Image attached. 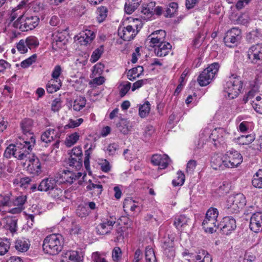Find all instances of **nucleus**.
<instances>
[{"instance_id": "1", "label": "nucleus", "mask_w": 262, "mask_h": 262, "mask_svg": "<svg viewBox=\"0 0 262 262\" xmlns=\"http://www.w3.org/2000/svg\"><path fill=\"white\" fill-rule=\"evenodd\" d=\"M34 145L35 140L32 137L30 141H25L23 139L16 144L9 145L5 149L4 156L7 158H10L13 156L19 160H25L28 157V152L31 151Z\"/></svg>"}, {"instance_id": "2", "label": "nucleus", "mask_w": 262, "mask_h": 262, "mask_svg": "<svg viewBox=\"0 0 262 262\" xmlns=\"http://www.w3.org/2000/svg\"><path fill=\"white\" fill-rule=\"evenodd\" d=\"M63 243V238L61 234H50L43 240V250L45 253L50 255H56L61 251Z\"/></svg>"}, {"instance_id": "3", "label": "nucleus", "mask_w": 262, "mask_h": 262, "mask_svg": "<svg viewBox=\"0 0 262 262\" xmlns=\"http://www.w3.org/2000/svg\"><path fill=\"white\" fill-rule=\"evenodd\" d=\"M130 24L125 27H120L118 30V35L125 41H130L134 38L143 26L141 19L130 18Z\"/></svg>"}, {"instance_id": "4", "label": "nucleus", "mask_w": 262, "mask_h": 262, "mask_svg": "<svg viewBox=\"0 0 262 262\" xmlns=\"http://www.w3.org/2000/svg\"><path fill=\"white\" fill-rule=\"evenodd\" d=\"M228 133L223 128H215L210 133L209 129H205L200 134V141L203 143L205 140L209 139L213 142L215 146L217 144H222L224 142L228 136Z\"/></svg>"}, {"instance_id": "5", "label": "nucleus", "mask_w": 262, "mask_h": 262, "mask_svg": "<svg viewBox=\"0 0 262 262\" xmlns=\"http://www.w3.org/2000/svg\"><path fill=\"white\" fill-rule=\"evenodd\" d=\"M242 89V82L239 77L232 74L228 78L225 85V96L229 99H234L239 95Z\"/></svg>"}, {"instance_id": "6", "label": "nucleus", "mask_w": 262, "mask_h": 262, "mask_svg": "<svg viewBox=\"0 0 262 262\" xmlns=\"http://www.w3.org/2000/svg\"><path fill=\"white\" fill-rule=\"evenodd\" d=\"M218 215L219 211L216 208L210 207L208 209L202 224L206 232L212 233L216 231L219 226L217 221Z\"/></svg>"}, {"instance_id": "7", "label": "nucleus", "mask_w": 262, "mask_h": 262, "mask_svg": "<svg viewBox=\"0 0 262 262\" xmlns=\"http://www.w3.org/2000/svg\"><path fill=\"white\" fill-rule=\"evenodd\" d=\"M39 18L36 16L24 14L13 23V26L21 31H28L34 29L38 24Z\"/></svg>"}, {"instance_id": "8", "label": "nucleus", "mask_w": 262, "mask_h": 262, "mask_svg": "<svg viewBox=\"0 0 262 262\" xmlns=\"http://www.w3.org/2000/svg\"><path fill=\"white\" fill-rule=\"evenodd\" d=\"M57 180L53 178L43 179L39 184L37 190L40 191L48 192L54 198L61 195L62 190L57 187Z\"/></svg>"}, {"instance_id": "9", "label": "nucleus", "mask_w": 262, "mask_h": 262, "mask_svg": "<svg viewBox=\"0 0 262 262\" xmlns=\"http://www.w3.org/2000/svg\"><path fill=\"white\" fill-rule=\"evenodd\" d=\"M219 68L220 65L217 62H214L206 68L198 78L200 85L204 86L209 84L217 73Z\"/></svg>"}, {"instance_id": "10", "label": "nucleus", "mask_w": 262, "mask_h": 262, "mask_svg": "<svg viewBox=\"0 0 262 262\" xmlns=\"http://www.w3.org/2000/svg\"><path fill=\"white\" fill-rule=\"evenodd\" d=\"M246 198L242 193L230 195L226 202V206L230 213H237L246 205Z\"/></svg>"}, {"instance_id": "11", "label": "nucleus", "mask_w": 262, "mask_h": 262, "mask_svg": "<svg viewBox=\"0 0 262 262\" xmlns=\"http://www.w3.org/2000/svg\"><path fill=\"white\" fill-rule=\"evenodd\" d=\"M28 152V157L24 160L26 162L24 163V166L27 165L25 169L29 173L38 176L42 171L40 161L38 158L32 154L31 151Z\"/></svg>"}, {"instance_id": "12", "label": "nucleus", "mask_w": 262, "mask_h": 262, "mask_svg": "<svg viewBox=\"0 0 262 262\" xmlns=\"http://www.w3.org/2000/svg\"><path fill=\"white\" fill-rule=\"evenodd\" d=\"M227 168L238 167L243 162V157L237 151L231 149L224 155Z\"/></svg>"}, {"instance_id": "13", "label": "nucleus", "mask_w": 262, "mask_h": 262, "mask_svg": "<svg viewBox=\"0 0 262 262\" xmlns=\"http://www.w3.org/2000/svg\"><path fill=\"white\" fill-rule=\"evenodd\" d=\"M116 222V218L113 215L101 220V222L96 227L97 233L100 235H105L110 233L112 230Z\"/></svg>"}, {"instance_id": "14", "label": "nucleus", "mask_w": 262, "mask_h": 262, "mask_svg": "<svg viewBox=\"0 0 262 262\" xmlns=\"http://www.w3.org/2000/svg\"><path fill=\"white\" fill-rule=\"evenodd\" d=\"M241 39V30L236 28H233L226 33L224 40L227 46L232 47L234 45H236L239 42Z\"/></svg>"}, {"instance_id": "15", "label": "nucleus", "mask_w": 262, "mask_h": 262, "mask_svg": "<svg viewBox=\"0 0 262 262\" xmlns=\"http://www.w3.org/2000/svg\"><path fill=\"white\" fill-rule=\"evenodd\" d=\"M60 134L58 132L53 128H49L42 133L41 135V141L46 143H50L53 141H55L54 146L56 148H58L59 144Z\"/></svg>"}, {"instance_id": "16", "label": "nucleus", "mask_w": 262, "mask_h": 262, "mask_svg": "<svg viewBox=\"0 0 262 262\" xmlns=\"http://www.w3.org/2000/svg\"><path fill=\"white\" fill-rule=\"evenodd\" d=\"M248 59L253 63L262 62V44L251 46L247 52Z\"/></svg>"}, {"instance_id": "17", "label": "nucleus", "mask_w": 262, "mask_h": 262, "mask_svg": "<svg viewBox=\"0 0 262 262\" xmlns=\"http://www.w3.org/2000/svg\"><path fill=\"white\" fill-rule=\"evenodd\" d=\"M66 31H56L52 34V48L55 50L64 49L66 45Z\"/></svg>"}, {"instance_id": "18", "label": "nucleus", "mask_w": 262, "mask_h": 262, "mask_svg": "<svg viewBox=\"0 0 262 262\" xmlns=\"http://www.w3.org/2000/svg\"><path fill=\"white\" fill-rule=\"evenodd\" d=\"M151 163L158 166L159 169H165L170 162V159L167 155L154 154L151 158Z\"/></svg>"}, {"instance_id": "19", "label": "nucleus", "mask_w": 262, "mask_h": 262, "mask_svg": "<svg viewBox=\"0 0 262 262\" xmlns=\"http://www.w3.org/2000/svg\"><path fill=\"white\" fill-rule=\"evenodd\" d=\"M56 180L60 183L72 184L76 180L75 173L70 170H63L58 172L56 177Z\"/></svg>"}, {"instance_id": "20", "label": "nucleus", "mask_w": 262, "mask_h": 262, "mask_svg": "<svg viewBox=\"0 0 262 262\" xmlns=\"http://www.w3.org/2000/svg\"><path fill=\"white\" fill-rule=\"evenodd\" d=\"M220 226L223 233L225 235L230 234L236 227L235 219L230 216L224 217Z\"/></svg>"}, {"instance_id": "21", "label": "nucleus", "mask_w": 262, "mask_h": 262, "mask_svg": "<svg viewBox=\"0 0 262 262\" xmlns=\"http://www.w3.org/2000/svg\"><path fill=\"white\" fill-rule=\"evenodd\" d=\"M249 227L252 231L256 233L262 231V212H257L252 215Z\"/></svg>"}, {"instance_id": "22", "label": "nucleus", "mask_w": 262, "mask_h": 262, "mask_svg": "<svg viewBox=\"0 0 262 262\" xmlns=\"http://www.w3.org/2000/svg\"><path fill=\"white\" fill-rule=\"evenodd\" d=\"M166 32L163 30H157L148 36L146 42L150 43V46L165 42Z\"/></svg>"}, {"instance_id": "23", "label": "nucleus", "mask_w": 262, "mask_h": 262, "mask_svg": "<svg viewBox=\"0 0 262 262\" xmlns=\"http://www.w3.org/2000/svg\"><path fill=\"white\" fill-rule=\"evenodd\" d=\"M162 248L163 253L168 257L174 256L175 251L174 248L173 238H170L169 236L164 237L162 242Z\"/></svg>"}, {"instance_id": "24", "label": "nucleus", "mask_w": 262, "mask_h": 262, "mask_svg": "<svg viewBox=\"0 0 262 262\" xmlns=\"http://www.w3.org/2000/svg\"><path fill=\"white\" fill-rule=\"evenodd\" d=\"M154 48V53L157 56L164 57L166 56L170 51L172 46L168 42H164L156 44L152 46Z\"/></svg>"}, {"instance_id": "25", "label": "nucleus", "mask_w": 262, "mask_h": 262, "mask_svg": "<svg viewBox=\"0 0 262 262\" xmlns=\"http://www.w3.org/2000/svg\"><path fill=\"white\" fill-rule=\"evenodd\" d=\"M224 155H214L211 157V166L215 170H224L226 168V164Z\"/></svg>"}, {"instance_id": "26", "label": "nucleus", "mask_w": 262, "mask_h": 262, "mask_svg": "<svg viewBox=\"0 0 262 262\" xmlns=\"http://www.w3.org/2000/svg\"><path fill=\"white\" fill-rule=\"evenodd\" d=\"M95 37V34L93 31L86 29L80 34L78 40L81 45L86 46L90 43Z\"/></svg>"}, {"instance_id": "27", "label": "nucleus", "mask_w": 262, "mask_h": 262, "mask_svg": "<svg viewBox=\"0 0 262 262\" xmlns=\"http://www.w3.org/2000/svg\"><path fill=\"white\" fill-rule=\"evenodd\" d=\"M83 253L81 251L71 250L65 253L67 262H83Z\"/></svg>"}, {"instance_id": "28", "label": "nucleus", "mask_w": 262, "mask_h": 262, "mask_svg": "<svg viewBox=\"0 0 262 262\" xmlns=\"http://www.w3.org/2000/svg\"><path fill=\"white\" fill-rule=\"evenodd\" d=\"M33 125V121L32 119H26L21 121V128L23 133L25 135H27V134H28L29 136V139L28 140V139H26L25 141H30L32 137L35 140L33 134L31 132Z\"/></svg>"}, {"instance_id": "29", "label": "nucleus", "mask_w": 262, "mask_h": 262, "mask_svg": "<svg viewBox=\"0 0 262 262\" xmlns=\"http://www.w3.org/2000/svg\"><path fill=\"white\" fill-rule=\"evenodd\" d=\"M156 3L154 2L144 4L141 10V17L145 20L149 19L154 14V9Z\"/></svg>"}, {"instance_id": "30", "label": "nucleus", "mask_w": 262, "mask_h": 262, "mask_svg": "<svg viewBox=\"0 0 262 262\" xmlns=\"http://www.w3.org/2000/svg\"><path fill=\"white\" fill-rule=\"evenodd\" d=\"M89 182V184L86 186L87 190L91 191L93 195H99L103 190L102 185L99 182L92 183L91 180Z\"/></svg>"}, {"instance_id": "31", "label": "nucleus", "mask_w": 262, "mask_h": 262, "mask_svg": "<svg viewBox=\"0 0 262 262\" xmlns=\"http://www.w3.org/2000/svg\"><path fill=\"white\" fill-rule=\"evenodd\" d=\"M29 245L27 239L24 238H18L15 242V248L18 251L21 252L28 250Z\"/></svg>"}, {"instance_id": "32", "label": "nucleus", "mask_w": 262, "mask_h": 262, "mask_svg": "<svg viewBox=\"0 0 262 262\" xmlns=\"http://www.w3.org/2000/svg\"><path fill=\"white\" fill-rule=\"evenodd\" d=\"M117 126L120 132L124 135L128 134L131 128L129 121L125 119H121Z\"/></svg>"}, {"instance_id": "33", "label": "nucleus", "mask_w": 262, "mask_h": 262, "mask_svg": "<svg viewBox=\"0 0 262 262\" xmlns=\"http://www.w3.org/2000/svg\"><path fill=\"white\" fill-rule=\"evenodd\" d=\"M6 220V228L10 230L12 233L16 232L17 230V219L15 217L7 216Z\"/></svg>"}, {"instance_id": "34", "label": "nucleus", "mask_w": 262, "mask_h": 262, "mask_svg": "<svg viewBox=\"0 0 262 262\" xmlns=\"http://www.w3.org/2000/svg\"><path fill=\"white\" fill-rule=\"evenodd\" d=\"M82 159L78 157H74L73 156H71L68 160V164L69 166L76 170H78L82 166Z\"/></svg>"}, {"instance_id": "35", "label": "nucleus", "mask_w": 262, "mask_h": 262, "mask_svg": "<svg viewBox=\"0 0 262 262\" xmlns=\"http://www.w3.org/2000/svg\"><path fill=\"white\" fill-rule=\"evenodd\" d=\"M86 104V99L83 97H77L73 102L72 107L76 111H79Z\"/></svg>"}, {"instance_id": "36", "label": "nucleus", "mask_w": 262, "mask_h": 262, "mask_svg": "<svg viewBox=\"0 0 262 262\" xmlns=\"http://www.w3.org/2000/svg\"><path fill=\"white\" fill-rule=\"evenodd\" d=\"M252 183L256 188H262V169H259L253 176Z\"/></svg>"}, {"instance_id": "37", "label": "nucleus", "mask_w": 262, "mask_h": 262, "mask_svg": "<svg viewBox=\"0 0 262 262\" xmlns=\"http://www.w3.org/2000/svg\"><path fill=\"white\" fill-rule=\"evenodd\" d=\"M189 221V218L185 215H180L175 219L174 224L177 229H180L187 225Z\"/></svg>"}, {"instance_id": "38", "label": "nucleus", "mask_w": 262, "mask_h": 262, "mask_svg": "<svg viewBox=\"0 0 262 262\" xmlns=\"http://www.w3.org/2000/svg\"><path fill=\"white\" fill-rule=\"evenodd\" d=\"M55 80H50L47 85V91L49 93H53L58 90L61 84V81L56 82Z\"/></svg>"}, {"instance_id": "39", "label": "nucleus", "mask_w": 262, "mask_h": 262, "mask_svg": "<svg viewBox=\"0 0 262 262\" xmlns=\"http://www.w3.org/2000/svg\"><path fill=\"white\" fill-rule=\"evenodd\" d=\"M231 187V184L228 181H224L216 190V192L219 195H223L229 192Z\"/></svg>"}, {"instance_id": "40", "label": "nucleus", "mask_w": 262, "mask_h": 262, "mask_svg": "<svg viewBox=\"0 0 262 262\" xmlns=\"http://www.w3.org/2000/svg\"><path fill=\"white\" fill-rule=\"evenodd\" d=\"M79 134L75 132L70 135H69L65 141V144L67 147H71L75 144L77 141L79 140Z\"/></svg>"}, {"instance_id": "41", "label": "nucleus", "mask_w": 262, "mask_h": 262, "mask_svg": "<svg viewBox=\"0 0 262 262\" xmlns=\"http://www.w3.org/2000/svg\"><path fill=\"white\" fill-rule=\"evenodd\" d=\"M150 110V105L148 101H146L141 105L139 109V115L141 118H145L149 114Z\"/></svg>"}, {"instance_id": "42", "label": "nucleus", "mask_w": 262, "mask_h": 262, "mask_svg": "<svg viewBox=\"0 0 262 262\" xmlns=\"http://www.w3.org/2000/svg\"><path fill=\"white\" fill-rule=\"evenodd\" d=\"M254 140V136L252 135H248L246 136L242 135L236 139V142L239 144L247 145L251 143Z\"/></svg>"}, {"instance_id": "43", "label": "nucleus", "mask_w": 262, "mask_h": 262, "mask_svg": "<svg viewBox=\"0 0 262 262\" xmlns=\"http://www.w3.org/2000/svg\"><path fill=\"white\" fill-rule=\"evenodd\" d=\"M252 105L257 113L262 114V95L256 96L254 100L252 101Z\"/></svg>"}, {"instance_id": "44", "label": "nucleus", "mask_w": 262, "mask_h": 262, "mask_svg": "<svg viewBox=\"0 0 262 262\" xmlns=\"http://www.w3.org/2000/svg\"><path fill=\"white\" fill-rule=\"evenodd\" d=\"M145 255L146 262H157L154 250L151 248L146 247Z\"/></svg>"}, {"instance_id": "45", "label": "nucleus", "mask_w": 262, "mask_h": 262, "mask_svg": "<svg viewBox=\"0 0 262 262\" xmlns=\"http://www.w3.org/2000/svg\"><path fill=\"white\" fill-rule=\"evenodd\" d=\"M83 122L82 118H78L76 120L70 119L68 121V123L64 126V128H74L80 126Z\"/></svg>"}, {"instance_id": "46", "label": "nucleus", "mask_w": 262, "mask_h": 262, "mask_svg": "<svg viewBox=\"0 0 262 262\" xmlns=\"http://www.w3.org/2000/svg\"><path fill=\"white\" fill-rule=\"evenodd\" d=\"M26 41V44L28 48L32 49L37 47L39 45V41L38 39L33 36H30L26 38L25 40Z\"/></svg>"}, {"instance_id": "47", "label": "nucleus", "mask_w": 262, "mask_h": 262, "mask_svg": "<svg viewBox=\"0 0 262 262\" xmlns=\"http://www.w3.org/2000/svg\"><path fill=\"white\" fill-rule=\"evenodd\" d=\"M107 10L105 7L98 8L97 11V19L99 23L102 22L107 16Z\"/></svg>"}, {"instance_id": "48", "label": "nucleus", "mask_w": 262, "mask_h": 262, "mask_svg": "<svg viewBox=\"0 0 262 262\" xmlns=\"http://www.w3.org/2000/svg\"><path fill=\"white\" fill-rule=\"evenodd\" d=\"M103 46H100L94 51L91 57V61L93 63L96 62L101 57L103 52Z\"/></svg>"}, {"instance_id": "49", "label": "nucleus", "mask_w": 262, "mask_h": 262, "mask_svg": "<svg viewBox=\"0 0 262 262\" xmlns=\"http://www.w3.org/2000/svg\"><path fill=\"white\" fill-rule=\"evenodd\" d=\"M185 181V175L181 171H178L177 173V178L172 181V184L174 186L182 185Z\"/></svg>"}, {"instance_id": "50", "label": "nucleus", "mask_w": 262, "mask_h": 262, "mask_svg": "<svg viewBox=\"0 0 262 262\" xmlns=\"http://www.w3.org/2000/svg\"><path fill=\"white\" fill-rule=\"evenodd\" d=\"M9 241L6 239H0V255H4L10 248Z\"/></svg>"}, {"instance_id": "51", "label": "nucleus", "mask_w": 262, "mask_h": 262, "mask_svg": "<svg viewBox=\"0 0 262 262\" xmlns=\"http://www.w3.org/2000/svg\"><path fill=\"white\" fill-rule=\"evenodd\" d=\"M36 55L33 54L31 56L29 57L27 59L23 60L20 63V66L23 68H27L32 64L34 62H35L36 60Z\"/></svg>"}, {"instance_id": "52", "label": "nucleus", "mask_w": 262, "mask_h": 262, "mask_svg": "<svg viewBox=\"0 0 262 262\" xmlns=\"http://www.w3.org/2000/svg\"><path fill=\"white\" fill-rule=\"evenodd\" d=\"M27 196L26 195H20L17 197L14 201H13V205L14 206H17L18 207H21L22 210H24V204L26 202Z\"/></svg>"}, {"instance_id": "53", "label": "nucleus", "mask_w": 262, "mask_h": 262, "mask_svg": "<svg viewBox=\"0 0 262 262\" xmlns=\"http://www.w3.org/2000/svg\"><path fill=\"white\" fill-rule=\"evenodd\" d=\"M16 49L21 54L26 53L28 52V47L26 44V41L24 39H21L16 44Z\"/></svg>"}, {"instance_id": "54", "label": "nucleus", "mask_w": 262, "mask_h": 262, "mask_svg": "<svg viewBox=\"0 0 262 262\" xmlns=\"http://www.w3.org/2000/svg\"><path fill=\"white\" fill-rule=\"evenodd\" d=\"M24 12H21V10H19V9L14 8L12 9L9 16V20L10 21H13L17 17H20L21 15H24Z\"/></svg>"}, {"instance_id": "55", "label": "nucleus", "mask_w": 262, "mask_h": 262, "mask_svg": "<svg viewBox=\"0 0 262 262\" xmlns=\"http://www.w3.org/2000/svg\"><path fill=\"white\" fill-rule=\"evenodd\" d=\"M112 258L114 261H118L122 256V251L119 247H115L112 251Z\"/></svg>"}, {"instance_id": "56", "label": "nucleus", "mask_w": 262, "mask_h": 262, "mask_svg": "<svg viewBox=\"0 0 262 262\" xmlns=\"http://www.w3.org/2000/svg\"><path fill=\"white\" fill-rule=\"evenodd\" d=\"M131 88V83L128 81L123 83L120 85V95L121 97H123L126 95L127 92Z\"/></svg>"}, {"instance_id": "57", "label": "nucleus", "mask_w": 262, "mask_h": 262, "mask_svg": "<svg viewBox=\"0 0 262 262\" xmlns=\"http://www.w3.org/2000/svg\"><path fill=\"white\" fill-rule=\"evenodd\" d=\"M196 166V161L191 160L187 164L186 171L187 174H191L193 173Z\"/></svg>"}, {"instance_id": "58", "label": "nucleus", "mask_w": 262, "mask_h": 262, "mask_svg": "<svg viewBox=\"0 0 262 262\" xmlns=\"http://www.w3.org/2000/svg\"><path fill=\"white\" fill-rule=\"evenodd\" d=\"M104 69V65L101 62L98 63L94 66L93 74L95 76L100 75L102 73Z\"/></svg>"}, {"instance_id": "59", "label": "nucleus", "mask_w": 262, "mask_h": 262, "mask_svg": "<svg viewBox=\"0 0 262 262\" xmlns=\"http://www.w3.org/2000/svg\"><path fill=\"white\" fill-rule=\"evenodd\" d=\"M61 73V68L60 66H55L52 74V79L51 80H55V81H56V82L61 81L60 80L58 79Z\"/></svg>"}, {"instance_id": "60", "label": "nucleus", "mask_w": 262, "mask_h": 262, "mask_svg": "<svg viewBox=\"0 0 262 262\" xmlns=\"http://www.w3.org/2000/svg\"><path fill=\"white\" fill-rule=\"evenodd\" d=\"M256 256L251 252L246 251L244 255L242 262H255Z\"/></svg>"}, {"instance_id": "61", "label": "nucleus", "mask_w": 262, "mask_h": 262, "mask_svg": "<svg viewBox=\"0 0 262 262\" xmlns=\"http://www.w3.org/2000/svg\"><path fill=\"white\" fill-rule=\"evenodd\" d=\"M76 214L79 217L83 218L89 214V211L85 207L79 206L76 210Z\"/></svg>"}, {"instance_id": "62", "label": "nucleus", "mask_w": 262, "mask_h": 262, "mask_svg": "<svg viewBox=\"0 0 262 262\" xmlns=\"http://www.w3.org/2000/svg\"><path fill=\"white\" fill-rule=\"evenodd\" d=\"M144 71V69L143 67L142 66H138L137 67L134 68L130 70V73H132L134 76L136 77V78L139 77L142 74Z\"/></svg>"}, {"instance_id": "63", "label": "nucleus", "mask_w": 262, "mask_h": 262, "mask_svg": "<svg viewBox=\"0 0 262 262\" xmlns=\"http://www.w3.org/2000/svg\"><path fill=\"white\" fill-rule=\"evenodd\" d=\"M61 107V101L60 98L55 99L52 102L51 109L54 112H57Z\"/></svg>"}, {"instance_id": "64", "label": "nucleus", "mask_w": 262, "mask_h": 262, "mask_svg": "<svg viewBox=\"0 0 262 262\" xmlns=\"http://www.w3.org/2000/svg\"><path fill=\"white\" fill-rule=\"evenodd\" d=\"M92 259L94 262H107L98 252L92 254Z\"/></svg>"}]
</instances>
